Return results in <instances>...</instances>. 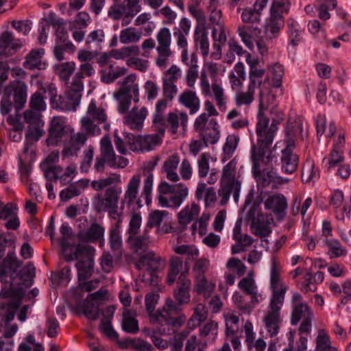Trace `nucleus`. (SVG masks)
<instances>
[{"label": "nucleus", "mask_w": 351, "mask_h": 351, "mask_svg": "<svg viewBox=\"0 0 351 351\" xmlns=\"http://www.w3.org/2000/svg\"><path fill=\"white\" fill-rule=\"evenodd\" d=\"M81 130L88 136H93L99 135L101 133V129L94 119H91L90 116H84L80 121Z\"/></svg>", "instance_id": "nucleus-48"}, {"label": "nucleus", "mask_w": 351, "mask_h": 351, "mask_svg": "<svg viewBox=\"0 0 351 351\" xmlns=\"http://www.w3.org/2000/svg\"><path fill=\"white\" fill-rule=\"evenodd\" d=\"M199 210V206L195 203L192 204L191 207L186 206L178 213L179 223L184 225L189 223L198 215Z\"/></svg>", "instance_id": "nucleus-47"}, {"label": "nucleus", "mask_w": 351, "mask_h": 351, "mask_svg": "<svg viewBox=\"0 0 351 351\" xmlns=\"http://www.w3.org/2000/svg\"><path fill=\"white\" fill-rule=\"evenodd\" d=\"M256 62H254L250 65V71L249 75V84L254 88H260L263 84L261 80L265 74V69H258L255 66Z\"/></svg>", "instance_id": "nucleus-59"}, {"label": "nucleus", "mask_w": 351, "mask_h": 351, "mask_svg": "<svg viewBox=\"0 0 351 351\" xmlns=\"http://www.w3.org/2000/svg\"><path fill=\"white\" fill-rule=\"evenodd\" d=\"M45 53L43 49H34L26 56L23 66L29 70L45 69V64L41 58Z\"/></svg>", "instance_id": "nucleus-23"}, {"label": "nucleus", "mask_w": 351, "mask_h": 351, "mask_svg": "<svg viewBox=\"0 0 351 351\" xmlns=\"http://www.w3.org/2000/svg\"><path fill=\"white\" fill-rule=\"evenodd\" d=\"M244 330L245 334V343L247 348L252 350L253 348H255L256 351H265L266 343L263 339L259 338L254 343L255 333L253 332V326L250 322H246L244 326Z\"/></svg>", "instance_id": "nucleus-30"}, {"label": "nucleus", "mask_w": 351, "mask_h": 351, "mask_svg": "<svg viewBox=\"0 0 351 351\" xmlns=\"http://www.w3.org/2000/svg\"><path fill=\"white\" fill-rule=\"evenodd\" d=\"M136 75L135 74H130L123 79L121 82V87L116 92L119 95H131L135 90L138 89V85L135 82Z\"/></svg>", "instance_id": "nucleus-42"}, {"label": "nucleus", "mask_w": 351, "mask_h": 351, "mask_svg": "<svg viewBox=\"0 0 351 351\" xmlns=\"http://www.w3.org/2000/svg\"><path fill=\"white\" fill-rule=\"evenodd\" d=\"M212 36L214 40V49L218 52H221V46L224 45L227 40L224 26L219 27L218 28H213L212 31Z\"/></svg>", "instance_id": "nucleus-57"}, {"label": "nucleus", "mask_w": 351, "mask_h": 351, "mask_svg": "<svg viewBox=\"0 0 351 351\" xmlns=\"http://www.w3.org/2000/svg\"><path fill=\"white\" fill-rule=\"evenodd\" d=\"M265 208L271 210L276 215H280L286 210L287 203L286 198L282 194L269 195L265 203Z\"/></svg>", "instance_id": "nucleus-27"}, {"label": "nucleus", "mask_w": 351, "mask_h": 351, "mask_svg": "<svg viewBox=\"0 0 351 351\" xmlns=\"http://www.w3.org/2000/svg\"><path fill=\"white\" fill-rule=\"evenodd\" d=\"M86 115L90 116L97 124L106 123L108 120L105 109L101 106H97L95 100H91L90 102Z\"/></svg>", "instance_id": "nucleus-41"}, {"label": "nucleus", "mask_w": 351, "mask_h": 351, "mask_svg": "<svg viewBox=\"0 0 351 351\" xmlns=\"http://www.w3.org/2000/svg\"><path fill=\"white\" fill-rule=\"evenodd\" d=\"M125 141L127 146L132 152L150 151L160 143L158 134L135 136L131 133H125Z\"/></svg>", "instance_id": "nucleus-8"}, {"label": "nucleus", "mask_w": 351, "mask_h": 351, "mask_svg": "<svg viewBox=\"0 0 351 351\" xmlns=\"http://www.w3.org/2000/svg\"><path fill=\"white\" fill-rule=\"evenodd\" d=\"M94 73V68L90 63H82L80 66V71L75 73L71 84L74 86L75 88L82 91L84 89L82 79L84 77H90Z\"/></svg>", "instance_id": "nucleus-35"}, {"label": "nucleus", "mask_w": 351, "mask_h": 351, "mask_svg": "<svg viewBox=\"0 0 351 351\" xmlns=\"http://www.w3.org/2000/svg\"><path fill=\"white\" fill-rule=\"evenodd\" d=\"M294 141L289 139L285 149L281 152V169L287 174L294 173L298 166L299 156L293 152Z\"/></svg>", "instance_id": "nucleus-13"}, {"label": "nucleus", "mask_w": 351, "mask_h": 351, "mask_svg": "<svg viewBox=\"0 0 351 351\" xmlns=\"http://www.w3.org/2000/svg\"><path fill=\"white\" fill-rule=\"evenodd\" d=\"M188 268L182 272L178 279L177 287L173 291V297L176 302L180 304L189 303L191 295L189 293L191 289V280L186 278Z\"/></svg>", "instance_id": "nucleus-16"}, {"label": "nucleus", "mask_w": 351, "mask_h": 351, "mask_svg": "<svg viewBox=\"0 0 351 351\" xmlns=\"http://www.w3.org/2000/svg\"><path fill=\"white\" fill-rule=\"evenodd\" d=\"M239 142V137L235 134L228 135L223 147L221 161L225 162L229 160L235 152Z\"/></svg>", "instance_id": "nucleus-44"}, {"label": "nucleus", "mask_w": 351, "mask_h": 351, "mask_svg": "<svg viewBox=\"0 0 351 351\" xmlns=\"http://www.w3.org/2000/svg\"><path fill=\"white\" fill-rule=\"evenodd\" d=\"M56 71L61 80L68 82L75 70L74 62H65L55 66Z\"/></svg>", "instance_id": "nucleus-49"}, {"label": "nucleus", "mask_w": 351, "mask_h": 351, "mask_svg": "<svg viewBox=\"0 0 351 351\" xmlns=\"http://www.w3.org/2000/svg\"><path fill=\"white\" fill-rule=\"evenodd\" d=\"M183 260L178 256H173L169 261V268L167 276L166 282L169 285H173L178 274L182 272Z\"/></svg>", "instance_id": "nucleus-40"}, {"label": "nucleus", "mask_w": 351, "mask_h": 351, "mask_svg": "<svg viewBox=\"0 0 351 351\" xmlns=\"http://www.w3.org/2000/svg\"><path fill=\"white\" fill-rule=\"evenodd\" d=\"M136 312L132 309H125L121 322L122 330L130 334H136L139 331L138 322L135 318Z\"/></svg>", "instance_id": "nucleus-29"}, {"label": "nucleus", "mask_w": 351, "mask_h": 351, "mask_svg": "<svg viewBox=\"0 0 351 351\" xmlns=\"http://www.w3.org/2000/svg\"><path fill=\"white\" fill-rule=\"evenodd\" d=\"M290 5L289 0H274L270 9L271 17L283 21L282 14L289 12Z\"/></svg>", "instance_id": "nucleus-45"}, {"label": "nucleus", "mask_w": 351, "mask_h": 351, "mask_svg": "<svg viewBox=\"0 0 351 351\" xmlns=\"http://www.w3.org/2000/svg\"><path fill=\"white\" fill-rule=\"evenodd\" d=\"M179 162L178 156L173 154L169 156L163 163L162 171L166 173L167 178L171 182H177L180 180L176 173Z\"/></svg>", "instance_id": "nucleus-32"}, {"label": "nucleus", "mask_w": 351, "mask_h": 351, "mask_svg": "<svg viewBox=\"0 0 351 351\" xmlns=\"http://www.w3.org/2000/svg\"><path fill=\"white\" fill-rule=\"evenodd\" d=\"M258 184H261L263 187L269 186L271 183H286L288 182L287 179H282L277 176L276 172L269 171L266 173H261L258 178H255Z\"/></svg>", "instance_id": "nucleus-55"}, {"label": "nucleus", "mask_w": 351, "mask_h": 351, "mask_svg": "<svg viewBox=\"0 0 351 351\" xmlns=\"http://www.w3.org/2000/svg\"><path fill=\"white\" fill-rule=\"evenodd\" d=\"M29 106L34 112L39 113V112L45 110L46 108V104L45 97L40 92L34 93L30 97Z\"/></svg>", "instance_id": "nucleus-61"}, {"label": "nucleus", "mask_w": 351, "mask_h": 351, "mask_svg": "<svg viewBox=\"0 0 351 351\" xmlns=\"http://www.w3.org/2000/svg\"><path fill=\"white\" fill-rule=\"evenodd\" d=\"M237 161L234 158L226 165L222 170V182L224 184L237 183L235 180Z\"/></svg>", "instance_id": "nucleus-54"}, {"label": "nucleus", "mask_w": 351, "mask_h": 351, "mask_svg": "<svg viewBox=\"0 0 351 351\" xmlns=\"http://www.w3.org/2000/svg\"><path fill=\"white\" fill-rule=\"evenodd\" d=\"M21 265L22 262L16 258L14 253H8L0 266L1 278L10 277L12 280H14L16 278L17 271Z\"/></svg>", "instance_id": "nucleus-17"}, {"label": "nucleus", "mask_w": 351, "mask_h": 351, "mask_svg": "<svg viewBox=\"0 0 351 351\" xmlns=\"http://www.w3.org/2000/svg\"><path fill=\"white\" fill-rule=\"evenodd\" d=\"M181 75V71L176 65L173 64L164 73L162 82L176 84L178 78Z\"/></svg>", "instance_id": "nucleus-64"}, {"label": "nucleus", "mask_w": 351, "mask_h": 351, "mask_svg": "<svg viewBox=\"0 0 351 351\" xmlns=\"http://www.w3.org/2000/svg\"><path fill=\"white\" fill-rule=\"evenodd\" d=\"M159 295L155 293H149L145 298V308L148 312L150 322L153 324H159L158 332L162 335H171L186 322V317L184 315L178 317H169V312L158 309L156 312L155 307L158 303Z\"/></svg>", "instance_id": "nucleus-2"}, {"label": "nucleus", "mask_w": 351, "mask_h": 351, "mask_svg": "<svg viewBox=\"0 0 351 351\" xmlns=\"http://www.w3.org/2000/svg\"><path fill=\"white\" fill-rule=\"evenodd\" d=\"M141 182L139 175L133 176L124 194V198L121 202V210H123L125 204L128 206L132 205L137 198L138 187Z\"/></svg>", "instance_id": "nucleus-21"}, {"label": "nucleus", "mask_w": 351, "mask_h": 351, "mask_svg": "<svg viewBox=\"0 0 351 351\" xmlns=\"http://www.w3.org/2000/svg\"><path fill=\"white\" fill-rule=\"evenodd\" d=\"M237 32L243 43L251 49L254 46L252 34L258 36L261 33V30L257 26L242 25L238 27Z\"/></svg>", "instance_id": "nucleus-36"}, {"label": "nucleus", "mask_w": 351, "mask_h": 351, "mask_svg": "<svg viewBox=\"0 0 351 351\" xmlns=\"http://www.w3.org/2000/svg\"><path fill=\"white\" fill-rule=\"evenodd\" d=\"M255 89L256 88L248 84L247 90L246 92H237L234 97L236 106H241L243 105H250L254 100V95L255 93Z\"/></svg>", "instance_id": "nucleus-50"}, {"label": "nucleus", "mask_w": 351, "mask_h": 351, "mask_svg": "<svg viewBox=\"0 0 351 351\" xmlns=\"http://www.w3.org/2000/svg\"><path fill=\"white\" fill-rule=\"evenodd\" d=\"M65 120L62 117H54L50 123L48 136L46 140L47 145H57L65 136Z\"/></svg>", "instance_id": "nucleus-15"}, {"label": "nucleus", "mask_w": 351, "mask_h": 351, "mask_svg": "<svg viewBox=\"0 0 351 351\" xmlns=\"http://www.w3.org/2000/svg\"><path fill=\"white\" fill-rule=\"evenodd\" d=\"M75 51V47L72 43H56L53 49V55L57 60L61 61L64 59V52L73 53Z\"/></svg>", "instance_id": "nucleus-60"}, {"label": "nucleus", "mask_w": 351, "mask_h": 351, "mask_svg": "<svg viewBox=\"0 0 351 351\" xmlns=\"http://www.w3.org/2000/svg\"><path fill=\"white\" fill-rule=\"evenodd\" d=\"M282 299L276 297L274 300H270L269 310L264 318L265 328L271 337L276 336L278 333L280 322V311L283 305Z\"/></svg>", "instance_id": "nucleus-9"}, {"label": "nucleus", "mask_w": 351, "mask_h": 351, "mask_svg": "<svg viewBox=\"0 0 351 351\" xmlns=\"http://www.w3.org/2000/svg\"><path fill=\"white\" fill-rule=\"evenodd\" d=\"M21 304L20 300L0 302V317H3L5 323H10L14 319Z\"/></svg>", "instance_id": "nucleus-33"}, {"label": "nucleus", "mask_w": 351, "mask_h": 351, "mask_svg": "<svg viewBox=\"0 0 351 351\" xmlns=\"http://www.w3.org/2000/svg\"><path fill=\"white\" fill-rule=\"evenodd\" d=\"M281 268L277 263L276 258L272 259L271 274H270V288L272 291L271 300L275 298L280 297L282 302H284L285 295L288 290L286 285H283L280 278Z\"/></svg>", "instance_id": "nucleus-14"}, {"label": "nucleus", "mask_w": 351, "mask_h": 351, "mask_svg": "<svg viewBox=\"0 0 351 351\" xmlns=\"http://www.w3.org/2000/svg\"><path fill=\"white\" fill-rule=\"evenodd\" d=\"M99 156L96 157L94 168L97 172H104L105 164L110 168H125L128 164V160L121 156H117L111 140L108 136H104L100 141Z\"/></svg>", "instance_id": "nucleus-5"}, {"label": "nucleus", "mask_w": 351, "mask_h": 351, "mask_svg": "<svg viewBox=\"0 0 351 351\" xmlns=\"http://www.w3.org/2000/svg\"><path fill=\"white\" fill-rule=\"evenodd\" d=\"M141 38V33L134 27H128L121 31L119 40L121 43L127 44L138 42Z\"/></svg>", "instance_id": "nucleus-58"}, {"label": "nucleus", "mask_w": 351, "mask_h": 351, "mask_svg": "<svg viewBox=\"0 0 351 351\" xmlns=\"http://www.w3.org/2000/svg\"><path fill=\"white\" fill-rule=\"evenodd\" d=\"M77 254L79 261H77L75 267L78 280H87L93 273L95 249L89 245H78Z\"/></svg>", "instance_id": "nucleus-7"}, {"label": "nucleus", "mask_w": 351, "mask_h": 351, "mask_svg": "<svg viewBox=\"0 0 351 351\" xmlns=\"http://www.w3.org/2000/svg\"><path fill=\"white\" fill-rule=\"evenodd\" d=\"M105 228L100 224L93 223L86 230L78 234V239L81 241L93 242L97 240H104Z\"/></svg>", "instance_id": "nucleus-25"}, {"label": "nucleus", "mask_w": 351, "mask_h": 351, "mask_svg": "<svg viewBox=\"0 0 351 351\" xmlns=\"http://www.w3.org/2000/svg\"><path fill=\"white\" fill-rule=\"evenodd\" d=\"M316 130L318 140L320 137L325 134L326 138H331L335 131L336 127L334 123H330L328 129H326V118L324 116L318 115L316 119Z\"/></svg>", "instance_id": "nucleus-43"}, {"label": "nucleus", "mask_w": 351, "mask_h": 351, "mask_svg": "<svg viewBox=\"0 0 351 351\" xmlns=\"http://www.w3.org/2000/svg\"><path fill=\"white\" fill-rule=\"evenodd\" d=\"M147 232V230H145ZM149 237L145 232L140 236H128L127 241L131 249L136 253L144 252L148 247Z\"/></svg>", "instance_id": "nucleus-38"}, {"label": "nucleus", "mask_w": 351, "mask_h": 351, "mask_svg": "<svg viewBox=\"0 0 351 351\" xmlns=\"http://www.w3.org/2000/svg\"><path fill=\"white\" fill-rule=\"evenodd\" d=\"M158 56L156 58V64L160 68H165L169 63V58L173 52L170 48L156 47Z\"/></svg>", "instance_id": "nucleus-63"}, {"label": "nucleus", "mask_w": 351, "mask_h": 351, "mask_svg": "<svg viewBox=\"0 0 351 351\" xmlns=\"http://www.w3.org/2000/svg\"><path fill=\"white\" fill-rule=\"evenodd\" d=\"M147 115L145 108H142L137 111V108H133L132 110L124 117V123L131 130L140 131L143 128L144 120Z\"/></svg>", "instance_id": "nucleus-20"}, {"label": "nucleus", "mask_w": 351, "mask_h": 351, "mask_svg": "<svg viewBox=\"0 0 351 351\" xmlns=\"http://www.w3.org/2000/svg\"><path fill=\"white\" fill-rule=\"evenodd\" d=\"M247 218L251 221L250 227L255 235L267 237L271 234V229L267 217L263 213H258L256 215V208L254 206L250 209Z\"/></svg>", "instance_id": "nucleus-11"}, {"label": "nucleus", "mask_w": 351, "mask_h": 351, "mask_svg": "<svg viewBox=\"0 0 351 351\" xmlns=\"http://www.w3.org/2000/svg\"><path fill=\"white\" fill-rule=\"evenodd\" d=\"M49 92L51 96L50 104L53 109L61 111L75 110L80 103L82 91L75 88L72 84L64 96L57 95L56 89L51 86H49Z\"/></svg>", "instance_id": "nucleus-6"}, {"label": "nucleus", "mask_w": 351, "mask_h": 351, "mask_svg": "<svg viewBox=\"0 0 351 351\" xmlns=\"http://www.w3.org/2000/svg\"><path fill=\"white\" fill-rule=\"evenodd\" d=\"M88 135L83 131L77 132L71 135L70 138V146L64 147L62 150L64 156H72L74 153H77L85 145Z\"/></svg>", "instance_id": "nucleus-24"}, {"label": "nucleus", "mask_w": 351, "mask_h": 351, "mask_svg": "<svg viewBox=\"0 0 351 351\" xmlns=\"http://www.w3.org/2000/svg\"><path fill=\"white\" fill-rule=\"evenodd\" d=\"M191 28V23L186 17L181 19L179 27L173 28V36L177 40L178 45L181 48H186L187 40L186 36L189 34Z\"/></svg>", "instance_id": "nucleus-31"}, {"label": "nucleus", "mask_w": 351, "mask_h": 351, "mask_svg": "<svg viewBox=\"0 0 351 351\" xmlns=\"http://www.w3.org/2000/svg\"><path fill=\"white\" fill-rule=\"evenodd\" d=\"M158 202L162 207L177 208L180 206L189 194L188 187L182 184H170L162 181L158 187Z\"/></svg>", "instance_id": "nucleus-4"}, {"label": "nucleus", "mask_w": 351, "mask_h": 351, "mask_svg": "<svg viewBox=\"0 0 351 351\" xmlns=\"http://www.w3.org/2000/svg\"><path fill=\"white\" fill-rule=\"evenodd\" d=\"M200 138L204 141V147L208 144L214 145L217 143L220 137L219 125L216 120L211 119L208 123V128L199 134Z\"/></svg>", "instance_id": "nucleus-26"}, {"label": "nucleus", "mask_w": 351, "mask_h": 351, "mask_svg": "<svg viewBox=\"0 0 351 351\" xmlns=\"http://www.w3.org/2000/svg\"><path fill=\"white\" fill-rule=\"evenodd\" d=\"M287 27L290 44L295 47L298 45V43L302 40V31L298 24L293 19H289L287 20Z\"/></svg>", "instance_id": "nucleus-51"}, {"label": "nucleus", "mask_w": 351, "mask_h": 351, "mask_svg": "<svg viewBox=\"0 0 351 351\" xmlns=\"http://www.w3.org/2000/svg\"><path fill=\"white\" fill-rule=\"evenodd\" d=\"M259 108L257 114V123L256 126V133L257 136L256 144L252 147V171L255 178H258L261 173L260 169V160L264 158V156L270 146L273 143L274 136L278 130L279 122L277 120H273L269 125V119L266 117L263 112L265 104L263 100V92L261 89L259 90Z\"/></svg>", "instance_id": "nucleus-1"}, {"label": "nucleus", "mask_w": 351, "mask_h": 351, "mask_svg": "<svg viewBox=\"0 0 351 351\" xmlns=\"http://www.w3.org/2000/svg\"><path fill=\"white\" fill-rule=\"evenodd\" d=\"M326 245L329 249L328 254L330 258H337L347 254L346 250L342 247L338 240L327 239L326 240Z\"/></svg>", "instance_id": "nucleus-56"}, {"label": "nucleus", "mask_w": 351, "mask_h": 351, "mask_svg": "<svg viewBox=\"0 0 351 351\" xmlns=\"http://www.w3.org/2000/svg\"><path fill=\"white\" fill-rule=\"evenodd\" d=\"M24 119L29 125L26 134V138L38 141L45 134L43 129L44 122L40 118V113L32 110H26L24 112Z\"/></svg>", "instance_id": "nucleus-12"}, {"label": "nucleus", "mask_w": 351, "mask_h": 351, "mask_svg": "<svg viewBox=\"0 0 351 351\" xmlns=\"http://www.w3.org/2000/svg\"><path fill=\"white\" fill-rule=\"evenodd\" d=\"M313 315L308 306L306 304H299L296 305L292 311L291 322L292 325L298 324L300 319Z\"/></svg>", "instance_id": "nucleus-52"}, {"label": "nucleus", "mask_w": 351, "mask_h": 351, "mask_svg": "<svg viewBox=\"0 0 351 351\" xmlns=\"http://www.w3.org/2000/svg\"><path fill=\"white\" fill-rule=\"evenodd\" d=\"M21 47V44L14 42V36L11 32H3L0 36V58L12 56Z\"/></svg>", "instance_id": "nucleus-19"}, {"label": "nucleus", "mask_w": 351, "mask_h": 351, "mask_svg": "<svg viewBox=\"0 0 351 351\" xmlns=\"http://www.w3.org/2000/svg\"><path fill=\"white\" fill-rule=\"evenodd\" d=\"M206 28L199 29L195 27L194 34L195 44L199 47L204 56H208L209 53V42Z\"/></svg>", "instance_id": "nucleus-39"}, {"label": "nucleus", "mask_w": 351, "mask_h": 351, "mask_svg": "<svg viewBox=\"0 0 351 351\" xmlns=\"http://www.w3.org/2000/svg\"><path fill=\"white\" fill-rule=\"evenodd\" d=\"M188 119V115L184 112H180V117L175 112H169L167 115L166 125L170 128L172 134H176L180 125V121L181 126L185 130Z\"/></svg>", "instance_id": "nucleus-34"}, {"label": "nucleus", "mask_w": 351, "mask_h": 351, "mask_svg": "<svg viewBox=\"0 0 351 351\" xmlns=\"http://www.w3.org/2000/svg\"><path fill=\"white\" fill-rule=\"evenodd\" d=\"M178 101L189 110L190 114H195L199 110L200 101L193 90H184L180 95Z\"/></svg>", "instance_id": "nucleus-22"}, {"label": "nucleus", "mask_w": 351, "mask_h": 351, "mask_svg": "<svg viewBox=\"0 0 351 351\" xmlns=\"http://www.w3.org/2000/svg\"><path fill=\"white\" fill-rule=\"evenodd\" d=\"M126 72L125 68L114 67L112 63H110L100 71L101 80L106 84H111L119 77L123 76Z\"/></svg>", "instance_id": "nucleus-28"}, {"label": "nucleus", "mask_w": 351, "mask_h": 351, "mask_svg": "<svg viewBox=\"0 0 351 351\" xmlns=\"http://www.w3.org/2000/svg\"><path fill=\"white\" fill-rule=\"evenodd\" d=\"M40 168L44 171V176L48 181L57 180L63 174V169L59 165H52L45 167V164H40Z\"/></svg>", "instance_id": "nucleus-62"}, {"label": "nucleus", "mask_w": 351, "mask_h": 351, "mask_svg": "<svg viewBox=\"0 0 351 351\" xmlns=\"http://www.w3.org/2000/svg\"><path fill=\"white\" fill-rule=\"evenodd\" d=\"M169 217V213L166 210H155L151 212L147 217V228H153L154 227L157 229L160 227L163 220Z\"/></svg>", "instance_id": "nucleus-53"}, {"label": "nucleus", "mask_w": 351, "mask_h": 351, "mask_svg": "<svg viewBox=\"0 0 351 351\" xmlns=\"http://www.w3.org/2000/svg\"><path fill=\"white\" fill-rule=\"evenodd\" d=\"M27 89V86L24 82L14 80L10 82L8 86H3V93L8 97L13 95L16 110L19 111L24 107L26 103Z\"/></svg>", "instance_id": "nucleus-10"}, {"label": "nucleus", "mask_w": 351, "mask_h": 351, "mask_svg": "<svg viewBox=\"0 0 351 351\" xmlns=\"http://www.w3.org/2000/svg\"><path fill=\"white\" fill-rule=\"evenodd\" d=\"M121 188L117 186L106 188L104 194H97L93 198V206L97 213L107 212L108 216L116 219L122 215L123 210L119 209V202Z\"/></svg>", "instance_id": "nucleus-3"}, {"label": "nucleus", "mask_w": 351, "mask_h": 351, "mask_svg": "<svg viewBox=\"0 0 351 351\" xmlns=\"http://www.w3.org/2000/svg\"><path fill=\"white\" fill-rule=\"evenodd\" d=\"M283 25V21L270 16L264 27V38L270 41L278 37L280 29Z\"/></svg>", "instance_id": "nucleus-37"}, {"label": "nucleus", "mask_w": 351, "mask_h": 351, "mask_svg": "<svg viewBox=\"0 0 351 351\" xmlns=\"http://www.w3.org/2000/svg\"><path fill=\"white\" fill-rule=\"evenodd\" d=\"M164 263L165 260L160 256L153 252H149L139 258L135 263V267L141 270L146 267L147 272H156Z\"/></svg>", "instance_id": "nucleus-18"}, {"label": "nucleus", "mask_w": 351, "mask_h": 351, "mask_svg": "<svg viewBox=\"0 0 351 351\" xmlns=\"http://www.w3.org/2000/svg\"><path fill=\"white\" fill-rule=\"evenodd\" d=\"M319 177V171L315 169L314 162L311 160H306L302 167V181L304 183H309L314 182Z\"/></svg>", "instance_id": "nucleus-46"}]
</instances>
